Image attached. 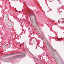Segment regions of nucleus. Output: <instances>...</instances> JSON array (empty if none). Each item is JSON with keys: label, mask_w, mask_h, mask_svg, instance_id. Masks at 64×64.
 Instances as JSON below:
<instances>
[{"label": "nucleus", "mask_w": 64, "mask_h": 64, "mask_svg": "<svg viewBox=\"0 0 64 64\" xmlns=\"http://www.w3.org/2000/svg\"><path fill=\"white\" fill-rule=\"evenodd\" d=\"M12 54H10V55H12Z\"/></svg>", "instance_id": "nucleus-6"}, {"label": "nucleus", "mask_w": 64, "mask_h": 64, "mask_svg": "<svg viewBox=\"0 0 64 64\" xmlns=\"http://www.w3.org/2000/svg\"><path fill=\"white\" fill-rule=\"evenodd\" d=\"M28 14L29 17H30V20H31V18L30 17H31V16H34V17H35V15L34 13L33 12H28Z\"/></svg>", "instance_id": "nucleus-1"}, {"label": "nucleus", "mask_w": 64, "mask_h": 64, "mask_svg": "<svg viewBox=\"0 0 64 64\" xmlns=\"http://www.w3.org/2000/svg\"><path fill=\"white\" fill-rule=\"evenodd\" d=\"M36 25H38V23H37V21H36Z\"/></svg>", "instance_id": "nucleus-3"}, {"label": "nucleus", "mask_w": 64, "mask_h": 64, "mask_svg": "<svg viewBox=\"0 0 64 64\" xmlns=\"http://www.w3.org/2000/svg\"><path fill=\"white\" fill-rule=\"evenodd\" d=\"M61 23L63 24H64V21L62 22H61Z\"/></svg>", "instance_id": "nucleus-2"}, {"label": "nucleus", "mask_w": 64, "mask_h": 64, "mask_svg": "<svg viewBox=\"0 0 64 64\" xmlns=\"http://www.w3.org/2000/svg\"><path fill=\"white\" fill-rule=\"evenodd\" d=\"M19 56H17V58H18V57H19Z\"/></svg>", "instance_id": "nucleus-4"}, {"label": "nucleus", "mask_w": 64, "mask_h": 64, "mask_svg": "<svg viewBox=\"0 0 64 64\" xmlns=\"http://www.w3.org/2000/svg\"><path fill=\"white\" fill-rule=\"evenodd\" d=\"M20 47H21V44L20 45Z\"/></svg>", "instance_id": "nucleus-5"}]
</instances>
